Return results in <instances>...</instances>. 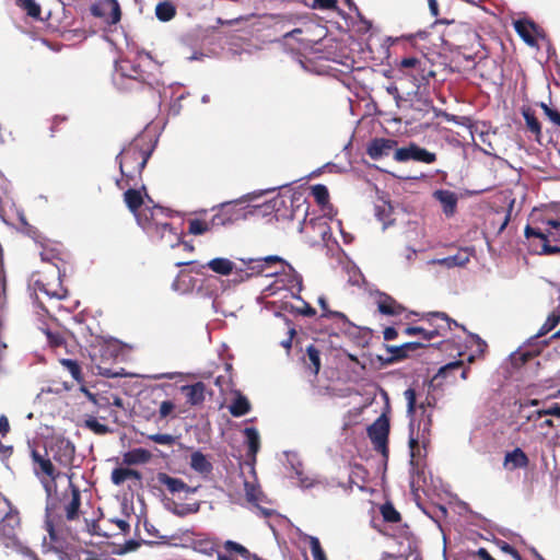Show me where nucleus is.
Listing matches in <instances>:
<instances>
[{"mask_svg":"<svg viewBox=\"0 0 560 560\" xmlns=\"http://www.w3.org/2000/svg\"><path fill=\"white\" fill-rule=\"evenodd\" d=\"M525 237L529 241L537 238L540 255L560 253V202H551L534 208L529 214V223L524 230Z\"/></svg>","mask_w":560,"mask_h":560,"instance_id":"obj_1","label":"nucleus"},{"mask_svg":"<svg viewBox=\"0 0 560 560\" xmlns=\"http://www.w3.org/2000/svg\"><path fill=\"white\" fill-rule=\"evenodd\" d=\"M154 150L149 135L135 137L116 156L121 177L116 179L119 189L138 187L142 182V172Z\"/></svg>","mask_w":560,"mask_h":560,"instance_id":"obj_2","label":"nucleus"},{"mask_svg":"<svg viewBox=\"0 0 560 560\" xmlns=\"http://www.w3.org/2000/svg\"><path fill=\"white\" fill-rule=\"evenodd\" d=\"M81 491L72 481L69 482V492L60 498H47L45 509V528L51 540L57 539L58 532L62 530L66 522H74L80 518Z\"/></svg>","mask_w":560,"mask_h":560,"instance_id":"obj_3","label":"nucleus"},{"mask_svg":"<svg viewBox=\"0 0 560 560\" xmlns=\"http://www.w3.org/2000/svg\"><path fill=\"white\" fill-rule=\"evenodd\" d=\"M249 269L252 270V275H264L266 277L279 276L280 273L287 275V270H289V283L291 288L298 287L299 291L302 288V277L295 272V270L290 266L287 261H284L281 257L276 255L266 256L262 258L250 259Z\"/></svg>","mask_w":560,"mask_h":560,"instance_id":"obj_4","label":"nucleus"},{"mask_svg":"<svg viewBox=\"0 0 560 560\" xmlns=\"http://www.w3.org/2000/svg\"><path fill=\"white\" fill-rule=\"evenodd\" d=\"M171 217L170 210L161 206H145L141 214H138L137 223L149 234L164 236L166 231L172 232L173 228L167 221Z\"/></svg>","mask_w":560,"mask_h":560,"instance_id":"obj_5","label":"nucleus"},{"mask_svg":"<svg viewBox=\"0 0 560 560\" xmlns=\"http://www.w3.org/2000/svg\"><path fill=\"white\" fill-rule=\"evenodd\" d=\"M399 69L412 79L418 89L428 85L430 80L435 77L433 63L424 56L402 58Z\"/></svg>","mask_w":560,"mask_h":560,"instance_id":"obj_6","label":"nucleus"},{"mask_svg":"<svg viewBox=\"0 0 560 560\" xmlns=\"http://www.w3.org/2000/svg\"><path fill=\"white\" fill-rule=\"evenodd\" d=\"M4 502L8 504L9 510L0 520V540L4 547L16 551L23 546L19 539V532L21 529L20 512L11 505L8 499H4Z\"/></svg>","mask_w":560,"mask_h":560,"instance_id":"obj_7","label":"nucleus"},{"mask_svg":"<svg viewBox=\"0 0 560 560\" xmlns=\"http://www.w3.org/2000/svg\"><path fill=\"white\" fill-rule=\"evenodd\" d=\"M31 457L34 463V474L39 479L46 497L50 498L56 492V481L60 476V471L56 469L48 457L40 455L35 448L31 451Z\"/></svg>","mask_w":560,"mask_h":560,"instance_id":"obj_8","label":"nucleus"},{"mask_svg":"<svg viewBox=\"0 0 560 560\" xmlns=\"http://www.w3.org/2000/svg\"><path fill=\"white\" fill-rule=\"evenodd\" d=\"M55 266L56 270L39 275L34 281V290L37 294L40 293L48 298L63 299L67 295V290L61 282V269L58 264Z\"/></svg>","mask_w":560,"mask_h":560,"instance_id":"obj_9","label":"nucleus"},{"mask_svg":"<svg viewBox=\"0 0 560 560\" xmlns=\"http://www.w3.org/2000/svg\"><path fill=\"white\" fill-rule=\"evenodd\" d=\"M389 419L383 413L366 430L374 451L382 454L384 458H387L389 454Z\"/></svg>","mask_w":560,"mask_h":560,"instance_id":"obj_10","label":"nucleus"},{"mask_svg":"<svg viewBox=\"0 0 560 560\" xmlns=\"http://www.w3.org/2000/svg\"><path fill=\"white\" fill-rule=\"evenodd\" d=\"M92 16L100 19L106 26L112 27L121 20V8L117 0H97L90 7Z\"/></svg>","mask_w":560,"mask_h":560,"instance_id":"obj_11","label":"nucleus"},{"mask_svg":"<svg viewBox=\"0 0 560 560\" xmlns=\"http://www.w3.org/2000/svg\"><path fill=\"white\" fill-rule=\"evenodd\" d=\"M214 214L211 218V225L214 228L226 226L245 219L246 213L240 208L236 201L222 202L212 208Z\"/></svg>","mask_w":560,"mask_h":560,"instance_id":"obj_12","label":"nucleus"},{"mask_svg":"<svg viewBox=\"0 0 560 560\" xmlns=\"http://www.w3.org/2000/svg\"><path fill=\"white\" fill-rule=\"evenodd\" d=\"M394 160L397 162L415 161L424 164H432L436 161V154L421 148L415 142L394 151Z\"/></svg>","mask_w":560,"mask_h":560,"instance_id":"obj_13","label":"nucleus"},{"mask_svg":"<svg viewBox=\"0 0 560 560\" xmlns=\"http://www.w3.org/2000/svg\"><path fill=\"white\" fill-rule=\"evenodd\" d=\"M404 396L407 401V412L413 416L417 409H419L421 411L420 420L427 419V416L429 413L432 415L433 409L436 407L438 400L435 396L430 393H428L425 395V398L421 400L419 404L418 394L413 388H407L404 393Z\"/></svg>","mask_w":560,"mask_h":560,"instance_id":"obj_14","label":"nucleus"},{"mask_svg":"<svg viewBox=\"0 0 560 560\" xmlns=\"http://www.w3.org/2000/svg\"><path fill=\"white\" fill-rule=\"evenodd\" d=\"M126 191L124 192V202L126 203L129 211L138 218V214L142 212V206L144 205V199H148L149 202H152L151 197L148 194L145 185L141 182L138 187H126Z\"/></svg>","mask_w":560,"mask_h":560,"instance_id":"obj_15","label":"nucleus"},{"mask_svg":"<svg viewBox=\"0 0 560 560\" xmlns=\"http://www.w3.org/2000/svg\"><path fill=\"white\" fill-rule=\"evenodd\" d=\"M431 427L432 420L431 413H429L427 419L419 420L417 434H415L413 429H411L409 435V448L411 458H416L420 455V443H422L423 446L429 443Z\"/></svg>","mask_w":560,"mask_h":560,"instance_id":"obj_16","label":"nucleus"},{"mask_svg":"<svg viewBox=\"0 0 560 560\" xmlns=\"http://www.w3.org/2000/svg\"><path fill=\"white\" fill-rule=\"evenodd\" d=\"M154 482H155L154 483L155 489H158L160 491L165 489L172 494L180 493V492H185L186 494H188V493H194L197 490L196 488L189 487L182 479L172 477L168 474L162 472V471L156 474V476L154 478Z\"/></svg>","mask_w":560,"mask_h":560,"instance_id":"obj_17","label":"nucleus"},{"mask_svg":"<svg viewBox=\"0 0 560 560\" xmlns=\"http://www.w3.org/2000/svg\"><path fill=\"white\" fill-rule=\"evenodd\" d=\"M421 320L428 324L429 329H436L439 326L443 327V336L445 337L453 326L459 327V324L451 318L444 312H428L421 314Z\"/></svg>","mask_w":560,"mask_h":560,"instance_id":"obj_18","label":"nucleus"},{"mask_svg":"<svg viewBox=\"0 0 560 560\" xmlns=\"http://www.w3.org/2000/svg\"><path fill=\"white\" fill-rule=\"evenodd\" d=\"M317 302L322 310L320 318L332 319L341 332H347L353 327L346 314L329 308L325 296H319Z\"/></svg>","mask_w":560,"mask_h":560,"instance_id":"obj_19","label":"nucleus"},{"mask_svg":"<svg viewBox=\"0 0 560 560\" xmlns=\"http://www.w3.org/2000/svg\"><path fill=\"white\" fill-rule=\"evenodd\" d=\"M398 142L388 138H374L366 147V154L372 160H380L389 155L393 150H396Z\"/></svg>","mask_w":560,"mask_h":560,"instance_id":"obj_20","label":"nucleus"},{"mask_svg":"<svg viewBox=\"0 0 560 560\" xmlns=\"http://www.w3.org/2000/svg\"><path fill=\"white\" fill-rule=\"evenodd\" d=\"M375 304L377 311L386 316H398L405 311V307L400 303L385 292H376Z\"/></svg>","mask_w":560,"mask_h":560,"instance_id":"obj_21","label":"nucleus"},{"mask_svg":"<svg viewBox=\"0 0 560 560\" xmlns=\"http://www.w3.org/2000/svg\"><path fill=\"white\" fill-rule=\"evenodd\" d=\"M528 465L529 458L521 447H515L504 455L503 467L506 470L513 471L515 469L527 468Z\"/></svg>","mask_w":560,"mask_h":560,"instance_id":"obj_22","label":"nucleus"},{"mask_svg":"<svg viewBox=\"0 0 560 560\" xmlns=\"http://www.w3.org/2000/svg\"><path fill=\"white\" fill-rule=\"evenodd\" d=\"M180 392L185 395L187 404L200 406L206 399L207 387L202 382H197L191 385H183Z\"/></svg>","mask_w":560,"mask_h":560,"instance_id":"obj_23","label":"nucleus"},{"mask_svg":"<svg viewBox=\"0 0 560 560\" xmlns=\"http://www.w3.org/2000/svg\"><path fill=\"white\" fill-rule=\"evenodd\" d=\"M434 198L441 203L443 213L446 217H453L456 212L458 197L456 192L447 189H439L433 194Z\"/></svg>","mask_w":560,"mask_h":560,"instance_id":"obj_24","label":"nucleus"},{"mask_svg":"<svg viewBox=\"0 0 560 560\" xmlns=\"http://www.w3.org/2000/svg\"><path fill=\"white\" fill-rule=\"evenodd\" d=\"M514 28L518 36L529 46H535L537 44L535 33H537V25L526 19H521L514 22Z\"/></svg>","mask_w":560,"mask_h":560,"instance_id":"obj_25","label":"nucleus"},{"mask_svg":"<svg viewBox=\"0 0 560 560\" xmlns=\"http://www.w3.org/2000/svg\"><path fill=\"white\" fill-rule=\"evenodd\" d=\"M119 72L122 77L135 80L138 83H143L147 80V73L141 66L128 59L119 63Z\"/></svg>","mask_w":560,"mask_h":560,"instance_id":"obj_26","label":"nucleus"},{"mask_svg":"<svg viewBox=\"0 0 560 560\" xmlns=\"http://www.w3.org/2000/svg\"><path fill=\"white\" fill-rule=\"evenodd\" d=\"M252 409V405L246 396L241 392H235V397L229 406V411L233 417H242L248 413Z\"/></svg>","mask_w":560,"mask_h":560,"instance_id":"obj_27","label":"nucleus"},{"mask_svg":"<svg viewBox=\"0 0 560 560\" xmlns=\"http://www.w3.org/2000/svg\"><path fill=\"white\" fill-rule=\"evenodd\" d=\"M303 362L312 374L317 375L320 370V352L314 345H308L303 357Z\"/></svg>","mask_w":560,"mask_h":560,"instance_id":"obj_28","label":"nucleus"},{"mask_svg":"<svg viewBox=\"0 0 560 560\" xmlns=\"http://www.w3.org/2000/svg\"><path fill=\"white\" fill-rule=\"evenodd\" d=\"M152 457V454L144 448H133L126 452L122 456V462L126 465L145 464Z\"/></svg>","mask_w":560,"mask_h":560,"instance_id":"obj_29","label":"nucleus"},{"mask_svg":"<svg viewBox=\"0 0 560 560\" xmlns=\"http://www.w3.org/2000/svg\"><path fill=\"white\" fill-rule=\"evenodd\" d=\"M404 334L407 336L420 335L423 340L430 341L438 336H443V327L439 326L436 329H429L422 326H408L405 328Z\"/></svg>","mask_w":560,"mask_h":560,"instance_id":"obj_30","label":"nucleus"},{"mask_svg":"<svg viewBox=\"0 0 560 560\" xmlns=\"http://www.w3.org/2000/svg\"><path fill=\"white\" fill-rule=\"evenodd\" d=\"M245 438H246V444H247V455L253 458V460L256 459V455L260 448V436L258 431L255 428H245L243 431Z\"/></svg>","mask_w":560,"mask_h":560,"instance_id":"obj_31","label":"nucleus"},{"mask_svg":"<svg viewBox=\"0 0 560 560\" xmlns=\"http://www.w3.org/2000/svg\"><path fill=\"white\" fill-rule=\"evenodd\" d=\"M369 471L361 464H353L350 466L349 483L354 485L359 489H363L368 480Z\"/></svg>","mask_w":560,"mask_h":560,"instance_id":"obj_32","label":"nucleus"},{"mask_svg":"<svg viewBox=\"0 0 560 560\" xmlns=\"http://www.w3.org/2000/svg\"><path fill=\"white\" fill-rule=\"evenodd\" d=\"M522 115L526 122L527 129L535 136V139L539 142L541 138V125L532 108H523Z\"/></svg>","mask_w":560,"mask_h":560,"instance_id":"obj_33","label":"nucleus"},{"mask_svg":"<svg viewBox=\"0 0 560 560\" xmlns=\"http://www.w3.org/2000/svg\"><path fill=\"white\" fill-rule=\"evenodd\" d=\"M190 467L203 475H208L212 471V464L207 459V457L199 451L194 452L190 456Z\"/></svg>","mask_w":560,"mask_h":560,"instance_id":"obj_34","label":"nucleus"},{"mask_svg":"<svg viewBox=\"0 0 560 560\" xmlns=\"http://www.w3.org/2000/svg\"><path fill=\"white\" fill-rule=\"evenodd\" d=\"M130 478L140 480L141 474L138 470H135L131 468L119 467V468H115L112 471V476H110L112 482L116 486L122 485L127 479H130Z\"/></svg>","mask_w":560,"mask_h":560,"instance_id":"obj_35","label":"nucleus"},{"mask_svg":"<svg viewBox=\"0 0 560 560\" xmlns=\"http://www.w3.org/2000/svg\"><path fill=\"white\" fill-rule=\"evenodd\" d=\"M201 267L205 268L206 265H202ZM207 267H209L215 273H219L222 276H228L232 272V270L234 268V264H233V261H231L228 258L219 257V258L211 259L207 264Z\"/></svg>","mask_w":560,"mask_h":560,"instance_id":"obj_36","label":"nucleus"},{"mask_svg":"<svg viewBox=\"0 0 560 560\" xmlns=\"http://www.w3.org/2000/svg\"><path fill=\"white\" fill-rule=\"evenodd\" d=\"M200 503L194 502V503H176L175 501H172L168 504V510L179 517H184L189 514H195L199 511Z\"/></svg>","mask_w":560,"mask_h":560,"instance_id":"obj_37","label":"nucleus"},{"mask_svg":"<svg viewBox=\"0 0 560 560\" xmlns=\"http://www.w3.org/2000/svg\"><path fill=\"white\" fill-rule=\"evenodd\" d=\"M469 261V256L466 252H458L456 255L447 256L441 259L434 260V264L444 266L446 268H453L456 266H465Z\"/></svg>","mask_w":560,"mask_h":560,"instance_id":"obj_38","label":"nucleus"},{"mask_svg":"<svg viewBox=\"0 0 560 560\" xmlns=\"http://www.w3.org/2000/svg\"><path fill=\"white\" fill-rule=\"evenodd\" d=\"M155 15L161 22H168L176 15V7L171 1L159 2L155 7Z\"/></svg>","mask_w":560,"mask_h":560,"instance_id":"obj_39","label":"nucleus"},{"mask_svg":"<svg viewBox=\"0 0 560 560\" xmlns=\"http://www.w3.org/2000/svg\"><path fill=\"white\" fill-rule=\"evenodd\" d=\"M215 229L211 225V219L209 221L203 219H190L188 220V233L192 235H202L211 230Z\"/></svg>","mask_w":560,"mask_h":560,"instance_id":"obj_40","label":"nucleus"},{"mask_svg":"<svg viewBox=\"0 0 560 560\" xmlns=\"http://www.w3.org/2000/svg\"><path fill=\"white\" fill-rule=\"evenodd\" d=\"M16 5L30 18L40 20L42 8L35 0H16Z\"/></svg>","mask_w":560,"mask_h":560,"instance_id":"obj_41","label":"nucleus"},{"mask_svg":"<svg viewBox=\"0 0 560 560\" xmlns=\"http://www.w3.org/2000/svg\"><path fill=\"white\" fill-rule=\"evenodd\" d=\"M464 362L462 360L450 362L439 369L438 373L432 377L431 385H434L440 378H446L454 371L462 369Z\"/></svg>","mask_w":560,"mask_h":560,"instance_id":"obj_42","label":"nucleus"},{"mask_svg":"<svg viewBox=\"0 0 560 560\" xmlns=\"http://www.w3.org/2000/svg\"><path fill=\"white\" fill-rule=\"evenodd\" d=\"M383 520L387 523H398L401 521L400 513L395 509L390 502H385L380 508Z\"/></svg>","mask_w":560,"mask_h":560,"instance_id":"obj_43","label":"nucleus"},{"mask_svg":"<svg viewBox=\"0 0 560 560\" xmlns=\"http://www.w3.org/2000/svg\"><path fill=\"white\" fill-rule=\"evenodd\" d=\"M83 425L97 435H105L112 432L108 425L98 422L94 417L85 419Z\"/></svg>","mask_w":560,"mask_h":560,"instance_id":"obj_44","label":"nucleus"},{"mask_svg":"<svg viewBox=\"0 0 560 560\" xmlns=\"http://www.w3.org/2000/svg\"><path fill=\"white\" fill-rule=\"evenodd\" d=\"M60 363L62 364V366H65L70 372L72 377L79 384H82L84 382L83 376H82L81 366L78 363V361L71 360V359H61Z\"/></svg>","mask_w":560,"mask_h":560,"instance_id":"obj_45","label":"nucleus"},{"mask_svg":"<svg viewBox=\"0 0 560 560\" xmlns=\"http://www.w3.org/2000/svg\"><path fill=\"white\" fill-rule=\"evenodd\" d=\"M312 196L319 206H325L329 201V192L325 185L316 184L311 188Z\"/></svg>","mask_w":560,"mask_h":560,"instance_id":"obj_46","label":"nucleus"},{"mask_svg":"<svg viewBox=\"0 0 560 560\" xmlns=\"http://www.w3.org/2000/svg\"><path fill=\"white\" fill-rule=\"evenodd\" d=\"M306 539L308 541L314 560H328L317 537L308 535L306 536Z\"/></svg>","mask_w":560,"mask_h":560,"instance_id":"obj_47","label":"nucleus"},{"mask_svg":"<svg viewBox=\"0 0 560 560\" xmlns=\"http://www.w3.org/2000/svg\"><path fill=\"white\" fill-rule=\"evenodd\" d=\"M559 323H560V315L557 313H551L547 317V319L545 320L542 326L540 327L539 331L537 332V337L545 336L546 334L551 331L553 328H556Z\"/></svg>","mask_w":560,"mask_h":560,"instance_id":"obj_48","label":"nucleus"},{"mask_svg":"<svg viewBox=\"0 0 560 560\" xmlns=\"http://www.w3.org/2000/svg\"><path fill=\"white\" fill-rule=\"evenodd\" d=\"M224 549L226 551H234V552L238 553L240 556H242L246 560H250L253 557V553H250L247 548H245L243 545H241L236 541H233V540H226L224 542Z\"/></svg>","mask_w":560,"mask_h":560,"instance_id":"obj_49","label":"nucleus"},{"mask_svg":"<svg viewBox=\"0 0 560 560\" xmlns=\"http://www.w3.org/2000/svg\"><path fill=\"white\" fill-rule=\"evenodd\" d=\"M58 447H59V450H61L63 452L62 456L65 457V460L62 459L61 456L57 457V455L54 456V459L58 460L59 463H65V464L70 462L74 454L73 444L70 443L69 441H61L59 443Z\"/></svg>","mask_w":560,"mask_h":560,"instance_id":"obj_50","label":"nucleus"},{"mask_svg":"<svg viewBox=\"0 0 560 560\" xmlns=\"http://www.w3.org/2000/svg\"><path fill=\"white\" fill-rule=\"evenodd\" d=\"M387 351L392 354L390 358L386 360V363H393L396 361L404 360L408 357L404 345L401 346H386Z\"/></svg>","mask_w":560,"mask_h":560,"instance_id":"obj_51","label":"nucleus"},{"mask_svg":"<svg viewBox=\"0 0 560 560\" xmlns=\"http://www.w3.org/2000/svg\"><path fill=\"white\" fill-rule=\"evenodd\" d=\"M148 439L154 443L161 445L173 446L176 442V438L168 433H155L148 435Z\"/></svg>","mask_w":560,"mask_h":560,"instance_id":"obj_52","label":"nucleus"},{"mask_svg":"<svg viewBox=\"0 0 560 560\" xmlns=\"http://www.w3.org/2000/svg\"><path fill=\"white\" fill-rule=\"evenodd\" d=\"M244 489L247 501L250 503L258 504L260 490L253 482H249L247 480H245L244 482Z\"/></svg>","mask_w":560,"mask_h":560,"instance_id":"obj_53","label":"nucleus"},{"mask_svg":"<svg viewBox=\"0 0 560 560\" xmlns=\"http://www.w3.org/2000/svg\"><path fill=\"white\" fill-rule=\"evenodd\" d=\"M539 106L541 107V109L544 110V113L548 117V119L552 124H555V125L560 127V113L557 109H553V108L549 107L545 103H540Z\"/></svg>","mask_w":560,"mask_h":560,"instance_id":"obj_54","label":"nucleus"},{"mask_svg":"<svg viewBox=\"0 0 560 560\" xmlns=\"http://www.w3.org/2000/svg\"><path fill=\"white\" fill-rule=\"evenodd\" d=\"M312 8L318 9V10L335 11L338 8V1L337 0H313Z\"/></svg>","mask_w":560,"mask_h":560,"instance_id":"obj_55","label":"nucleus"},{"mask_svg":"<svg viewBox=\"0 0 560 560\" xmlns=\"http://www.w3.org/2000/svg\"><path fill=\"white\" fill-rule=\"evenodd\" d=\"M174 410H175L174 402L171 400H164L161 402L160 408H159V418L161 420L165 419L168 416H171Z\"/></svg>","mask_w":560,"mask_h":560,"instance_id":"obj_56","label":"nucleus"},{"mask_svg":"<svg viewBox=\"0 0 560 560\" xmlns=\"http://www.w3.org/2000/svg\"><path fill=\"white\" fill-rule=\"evenodd\" d=\"M536 415L538 418H541L545 416H553V417L560 418V405L553 404L548 408L539 409L536 411Z\"/></svg>","mask_w":560,"mask_h":560,"instance_id":"obj_57","label":"nucleus"},{"mask_svg":"<svg viewBox=\"0 0 560 560\" xmlns=\"http://www.w3.org/2000/svg\"><path fill=\"white\" fill-rule=\"evenodd\" d=\"M47 340L51 347H60L65 343L63 337L59 332L47 331Z\"/></svg>","mask_w":560,"mask_h":560,"instance_id":"obj_58","label":"nucleus"},{"mask_svg":"<svg viewBox=\"0 0 560 560\" xmlns=\"http://www.w3.org/2000/svg\"><path fill=\"white\" fill-rule=\"evenodd\" d=\"M302 302H303V305L301 307H296L295 312L298 314L306 316V317L315 316L316 310L313 306H311L308 303H306L305 301H302Z\"/></svg>","mask_w":560,"mask_h":560,"instance_id":"obj_59","label":"nucleus"},{"mask_svg":"<svg viewBox=\"0 0 560 560\" xmlns=\"http://www.w3.org/2000/svg\"><path fill=\"white\" fill-rule=\"evenodd\" d=\"M428 4H429V10H430V13L433 18H435V22L436 23H447V21H444V20H439L438 16L440 15V10H439V2L438 0H428Z\"/></svg>","mask_w":560,"mask_h":560,"instance_id":"obj_60","label":"nucleus"},{"mask_svg":"<svg viewBox=\"0 0 560 560\" xmlns=\"http://www.w3.org/2000/svg\"><path fill=\"white\" fill-rule=\"evenodd\" d=\"M20 555L24 556L25 558H27L28 560H42L38 555L33 551L31 548H28L27 546H22L20 549L16 550Z\"/></svg>","mask_w":560,"mask_h":560,"instance_id":"obj_61","label":"nucleus"},{"mask_svg":"<svg viewBox=\"0 0 560 560\" xmlns=\"http://www.w3.org/2000/svg\"><path fill=\"white\" fill-rule=\"evenodd\" d=\"M13 454V446L12 445H4L0 441V459L7 460L9 459Z\"/></svg>","mask_w":560,"mask_h":560,"instance_id":"obj_62","label":"nucleus"},{"mask_svg":"<svg viewBox=\"0 0 560 560\" xmlns=\"http://www.w3.org/2000/svg\"><path fill=\"white\" fill-rule=\"evenodd\" d=\"M112 523H114L122 534H128L129 530H130V525L127 521L125 520H120V518H114V520H110Z\"/></svg>","mask_w":560,"mask_h":560,"instance_id":"obj_63","label":"nucleus"},{"mask_svg":"<svg viewBox=\"0 0 560 560\" xmlns=\"http://www.w3.org/2000/svg\"><path fill=\"white\" fill-rule=\"evenodd\" d=\"M10 422L7 416H0V434L5 436L10 432Z\"/></svg>","mask_w":560,"mask_h":560,"instance_id":"obj_64","label":"nucleus"}]
</instances>
